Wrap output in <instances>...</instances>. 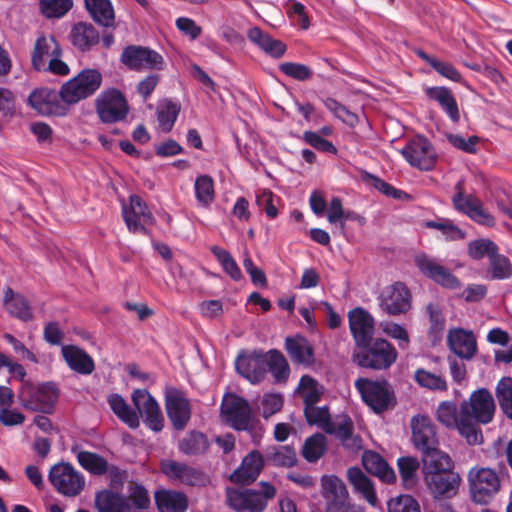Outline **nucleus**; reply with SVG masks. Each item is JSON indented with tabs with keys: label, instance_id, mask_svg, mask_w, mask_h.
I'll return each instance as SVG.
<instances>
[{
	"label": "nucleus",
	"instance_id": "25",
	"mask_svg": "<svg viewBox=\"0 0 512 512\" xmlns=\"http://www.w3.org/2000/svg\"><path fill=\"white\" fill-rule=\"evenodd\" d=\"M264 467L260 452L253 450L242 461L241 466L231 475L235 483L250 484L257 479Z\"/></svg>",
	"mask_w": 512,
	"mask_h": 512
},
{
	"label": "nucleus",
	"instance_id": "42",
	"mask_svg": "<svg viewBox=\"0 0 512 512\" xmlns=\"http://www.w3.org/2000/svg\"><path fill=\"white\" fill-rule=\"evenodd\" d=\"M112 411L130 428H138L140 425V418L137 412L133 411L126 403L125 399L118 395L113 394L108 399Z\"/></svg>",
	"mask_w": 512,
	"mask_h": 512
},
{
	"label": "nucleus",
	"instance_id": "1",
	"mask_svg": "<svg viewBox=\"0 0 512 512\" xmlns=\"http://www.w3.org/2000/svg\"><path fill=\"white\" fill-rule=\"evenodd\" d=\"M462 406V427L467 431V442L470 445H477L483 442L482 433L478 427L479 423H489L495 413V402L492 394L487 389L474 391L468 400L461 403Z\"/></svg>",
	"mask_w": 512,
	"mask_h": 512
},
{
	"label": "nucleus",
	"instance_id": "26",
	"mask_svg": "<svg viewBox=\"0 0 512 512\" xmlns=\"http://www.w3.org/2000/svg\"><path fill=\"white\" fill-rule=\"evenodd\" d=\"M61 56V48L53 35H41L37 38L33 54L32 64L38 71L46 70L47 57Z\"/></svg>",
	"mask_w": 512,
	"mask_h": 512
},
{
	"label": "nucleus",
	"instance_id": "31",
	"mask_svg": "<svg viewBox=\"0 0 512 512\" xmlns=\"http://www.w3.org/2000/svg\"><path fill=\"white\" fill-rule=\"evenodd\" d=\"M95 507L98 512H131L128 499L111 490H103L96 493Z\"/></svg>",
	"mask_w": 512,
	"mask_h": 512
},
{
	"label": "nucleus",
	"instance_id": "10",
	"mask_svg": "<svg viewBox=\"0 0 512 512\" xmlns=\"http://www.w3.org/2000/svg\"><path fill=\"white\" fill-rule=\"evenodd\" d=\"M49 481L60 494L67 497L79 495L85 487L84 476L71 464L65 462L51 467Z\"/></svg>",
	"mask_w": 512,
	"mask_h": 512
},
{
	"label": "nucleus",
	"instance_id": "34",
	"mask_svg": "<svg viewBox=\"0 0 512 512\" xmlns=\"http://www.w3.org/2000/svg\"><path fill=\"white\" fill-rule=\"evenodd\" d=\"M155 502L160 512H185L187 497L177 491L161 490L155 493Z\"/></svg>",
	"mask_w": 512,
	"mask_h": 512
},
{
	"label": "nucleus",
	"instance_id": "46",
	"mask_svg": "<svg viewBox=\"0 0 512 512\" xmlns=\"http://www.w3.org/2000/svg\"><path fill=\"white\" fill-rule=\"evenodd\" d=\"M79 464L93 475H103L109 469L106 459L96 453L88 451H80L77 454Z\"/></svg>",
	"mask_w": 512,
	"mask_h": 512
},
{
	"label": "nucleus",
	"instance_id": "22",
	"mask_svg": "<svg viewBox=\"0 0 512 512\" xmlns=\"http://www.w3.org/2000/svg\"><path fill=\"white\" fill-rule=\"evenodd\" d=\"M349 327L358 347L367 344L374 335V319L363 308H355L348 314Z\"/></svg>",
	"mask_w": 512,
	"mask_h": 512
},
{
	"label": "nucleus",
	"instance_id": "19",
	"mask_svg": "<svg viewBox=\"0 0 512 512\" xmlns=\"http://www.w3.org/2000/svg\"><path fill=\"white\" fill-rule=\"evenodd\" d=\"M123 218L129 231L133 233H147L146 225L154 223L152 213L142 199L136 195L130 197L129 206H123Z\"/></svg>",
	"mask_w": 512,
	"mask_h": 512
},
{
	"label": "nucleus",
	"instance_id": "23",
	"mask_svg": "<svg viewBox=\"0 0 512 512\" xmlns=\"http://www.w3.org/2000/svg\"><path fill=\"white\" fill-rule=\"evenodd\" d=\"M449 349L458 357L465 360L472 359L477 353V341L472 331L462 328H453L447 335Z\"/></svg>",
	"mask_w": 512,
	"mask_h": 512
},
{
	"label": "nucleus",
	"instance_id": "52",
	"mask_svg": "<svg viewBox=\"0 0 512 512\" xmlns=\"http://www.w3.org/2000/svg\"><path fill=\"white\" fill-rule=\"evenodd\" d=\"M267 367L276 381H285L290 369L284 355L276 350H271L267 356Z\"/></svg>",
	"mask_w": 512,
	"mask_h": 512
},
{
	"label": "nucleus",
	"instance_id": "57",
	"mask_svg": "<svg viewBox=\"0 0 512 512\" xmlns=\"http://www.w3.org/2000/svg\"><path fill=\"white\" fill-rule=\"evenodd\" d=\"M414 378L424 388L439 391L447 390V382L441 375L433 374L425 369L416 370Z\"/></svg>",
	"mask_w": 512,
	"mask_h": 512
},
{
	"label": "nucleus",
	"instance_id": "8",
	"mask_svg": "<svg viewBox=\"0 0 512 512\" xmlns=\"http://www.w3.org/2000/svg\"><path fill=\"white\" fill-rule=\"evenodd\" d=\"M21 405L29 410L42 413H51L58 398V392L54 384L45 383L33 386L24 382L18 393Z\"/></svg>",
	"mask_w": 512,
	"mask_h": 512
},
{
	"label": "nucleus",
	"instance_id": "53",
	"mask_svg": "<svg viewBox=\"0 0 512 512\" xmlns=\"http://www.w3.org/2000/svg\"><path fill=\"white\" fill-rule=\"evenodd\" d=\"M213 255L217 258L224 271L235 281H239L242 278V273L238 267L236 261L233 259L231 254L219 247L212 246L210 248Z\"/></svg>",
	"mask_w": 512,
	"mask_h": 512
},
{
	"label": "nucleus",
	"instance_id": "32",
	"mask_svg": "<svg viewBox=\"0 0 512 512\" xmlns=\"http://www.w3.org/2000/svg\"><path fill=\"white\" fill-rule=\"evenodd\" d=\"M248 39L260 47L264 52L272 57L280 58L286 51V45L277 39L272 38L269 34L263 32L258 27L248 30Z\"/></svg>",
	"mask_w": 512,
	"mask_h": 512
},
{
	"label": "nucleus",
	"instance_id": "20",
	"mask_svg": "<svg viewBox=\"0 0 512 512\" xmlns=\"http://www.w3.org/2000/svg\"><path fill=\"white\" fill-rule=\"evenodd\" d=\"M240 375L253 384L263 380L267 370V356L261 352L241 353L235 361Z\"/></svg>",
	"mask_w": 512,
	"mask_h": 512
},
{
	"label": "nucleus",
	"instance_id": "6",
	"mask_svg": "<svg viewBox=\"0 0 512 512\" xmlns=\"http://www.w3.org/2000/svg\"><path fill=\"white\" fill-rule=\"evenodd\" d=\"M101 73L95 69H86L67 81L60 90V98L68 105L93 95L101 86Z\"/></svg>",
	"mask_w": 512,
	"mask_h": 512
},
{
	"label": "nucleus",
	"instance_id": "4",
	"mask_svg": "<svg viewBox=\"0 0 512 512\" xmlns=\"http://www.w3.org/2000/svg\"><path fill=\"white\" fill-rule=\"evenodd\" d=\"M360 351L353 354V362L362 368L386 370L397 360L395 347L387 340L377 338L360 346Z\"/></svg>",
	"mask_w": 512,
	"mask_h": 512
},
{
	"label": "nucleus",
	"instance_id": "30",
	"mask_svg": "<svg viewBox=\"0 0 512 512\" xmlns=\"http://www.w3.org/2000/svg\"><path fill=\"white\" fill-rule=\"evenodd\" d=\"M362 464L369 473L377 476L383 482L393 483L396 481L394 470L378 453L365 451L362 455Z\"/></svg>",
	"mask_w": 512,
	"mask_h": 512
},
{
	"label": "nucleus",
	"instance_id": "36",
	"mask_svg": "<svg viewBox=\"0 0 512 512\" xmlns=\"http://www.w3.org/2000/svg\"><path fill=\"white\" fill-rule=\"evenodd\" d=\"M438 421L448 428H457L460 434L467 440V431L462 427V406L460 405L459 411L456 405L450 401L441 402L437 408Z\"/></svg>",
	"mask_w": 512,
	"mask_h": 512
},
{
	"label": "nucleus",
	"instance_id": "14",
	"mask_svg": "<svg viewBox=\"0 0 512 512\" xmlns=\"http://www.w3.org/2000/svg\"><path fill=\"white\" fill-rule=\"evenodd\" d=\"M121 61L132 70H161L164 59L158 52L142 46L131 45L126 47L121 55Z\"/></svg>",
	"mask_w": 512,
	"mask_h": 512
},
{
	"label": "nucleus",
	"instance_id": "11",
	"mask_svg": "<svg viewBox=\"0 0 512 512\" xmlns=\"http://www.w3.org/2000/svg\"><path fill=\"white\" fill-rule=\"evenodd\" d=\"M160 469L168 479L180 484L205 486L209 483V477L203 471L173 459H163Z\"/></svg>",
	"mask_w": 512,
	"mask_h": 512
},
{
	"label": "nucleus",
	"instance_id": "44",
	"mask_svg": "<svg viewBox=\"0 0 512 512\" xmlns=\"http://www.w3.org/2000/svg\"><path fill=\"white\" fill-rule=\"evenodd\" d=\"M488 278L492 280H505L512 276V264L510 260L496 251L489 258Z\"/></svg>",
	"mask_w": 512,
	"mask_h": 512
},
{
	"label": "nucleus",
	"instance_id": "50",
	"mask_svg": "<svg viewBox=\"0 0 512 512\" xmlns=\"http://www.w3.org/2000/svg\"><path fill=\"white\" fill-rule=\"evenodd\" d=\"M180 112V107L172 101H166L158 106V126L163 132H169Z\"/></svg>",
	"mask_w": 512,
	"mask_h": 512
},
{
	"label": "nucleus",
	"instance_id": "12",
	"mask_svg": "<svg viewBox=\"0 0 512 512\" xmlns=\"http://www.w3.org/2000/svg\"><path fill=\"white\" fill-rule=\"evenodd\" d=\"M132 402L144 423L153 431L159 432L164 426V417L157 401L146 389H136L131 396Z\"/></svg>",
	"mask_w": 512,
	"mask_h": 512
},
{
	"label": "nucleus",
	"instance_id": "2",
	"mask_svg": "<svg viewBox=\"0 0 512 512\" xmlns=\"http://www.w3.org/2000/svg\"><path fill=\"white\" fill-rule=\"evenodd\" d=\"M220 415L228 426L238 431H247L255 444L260 442L264 429L260 421L255 418L247 400L234 393L225 394Z\"/></svg>",
	"mask_w": 512,
	"mask_h": 512
},
{
	"label": "nucleus",
	"instance_id": "15",
	"mask_svg": "<svg viewBox=\"0 0 512 512\" xmlns=\"http://www.w3.org/2000/svg\"><path fill=\"white\" fill-rule=\"evenodd\" d=\"M415 264L424 276L445 288L457 289L461 286L458 278L434 258L420 254L415 257Z\"/></svg>",
	"mask_w": 512,
	"mask_h": 512
},
{
	"label": "nucleus",
	"instance_id": "54",
	"mask_svg": "<svg viewBox=\"0 0 512 512\" xmlns=\"http://www.w3.org/2000/svg\"><path fill=\"white\" fill-rule=\"evenodd\" d=\"M496 397L507 417L512 419V378H502L496 386Z\"/></svg>",
	"mask_w": 512,
	"mask_h": 512
},
{
	"label": "nucleus",
	"instance_id": "39",
	"mask_svg": "<svg viewBox=\"0 0 512 512\" xmlns=\"http://www.w3.org/2000/svg\"><path fill=\"white\" fill-rule=\"evenodd\" d=\"M4 304L7 311L22 321H29L33 313L28 301L21 295L15 294L10 287H7L4 295Z\"/></svg>",
	"mask_w": 512,
	"mask_h": 512
},
{
	"label": "nucleus",
	"instance_id": "29",
	"mask_svg": "<svg viewBox=\"0 0 512 512\" xmlns=\"http://www.w3.org/2000/svg\"><path fill=\"white\" fill-rule=\"evenodd\" d=\"M347 479L355 492L359 493L371 506L375 507L378 498L370 478L358 467L347 470Z\"/></svg>",
	"mask_w": 512,
	"mask_h": 512
},
{
	"label": "nucleus",
	"instance_id": "33",
	"mask_svg": "<svg viewBox=\"0 0 512 512\" xmlns=\"http://www.w3.org/2000/svg\"><path fill=\"white\" fill-rule=\"evenodd\" d=\"M424 474L425 473H446L453 471V461L450 456L440 451L437 446L432 447L429 451H424Z\"/></svg>",
	"mask_w": 512,
	"mask_h": 512
},
{
	"label": "nucleus",
	"instance_id": "63",
	"mask_svg": "<svg viewBox=\"0 0 512 512\" xmlns=\"http://www.w3.org/2000/svg\"><path fill=\"white\" fill-rule=\"evenodd\" d=\"M279 69L287 76L299 80L305 81L312 76L311 69L300 63L284 62L280 64Z\"/></svg>",
	"mask_w": 512,
	"mask_h": 512
},
{
	"label": "nucleus",
	"instance_id": "49",
	"mask_svg": "<svg viewBox=\"0 0 512 512\" xmlns=\"http://www.w3.org/2000/svg\"><path fill=\"white\" fill-rule=\"evenodd\" d=\"M326 451V438L317 433L306 439L302 447L303 457L310 463L318 461Z\"/></svg>",
	"mask_w": 512,
	"mask_h": 512
},
{
	"label": "nucleus",
	"instance_id": "5",
	"mask_svg": "<svg viewBox=\"0 0 512 512\" xmlns=\"http://www.w3.org/2000/svg\"><path fill=\"white\" fill-rule=\"evenodd\" d=\"M471 500L480 505H487L501 488V480L495 470L488 467L474 466L467 474Z\"/></svg>",
	"mask_w": 512,
	"mask_h": 512
},
{
	"label": "nucleus",
	"instance_id": "43",
	"mask_svg": "<svg viewBox=\"0 0 512 512\" xmlns=\"http://www.w3.org/2000/svg\"><path fill=\"white\" fill-rule=\"evenodd\" d=\"M85 6L99 24L110 26L113 23L114 10L109 0H85Z\"/></svg>",
	"mask_w": 512,
	"mask_h": 512
},
{
	"label": "nucleus",
	"instance_id": "16",
	"mask_svg": "<svg viewBox=\"0 0 512 512\" xmlns=\"http://www.w3.org/2000/svg\"><path fill=\"white\" fill-rule=\"evenodd\" d=\"M167 415L176 430L185 428L191 417L189 400L176 388L168 387L165 391Z\"/></svg>",
	"mask_w": 512,
	"mask_h": 512
},
{
	"label": "nucleus",
	"instance_id": "40",
	"mask_svg": "<svg viewBox=\"0 0 512 512\" xmlns=\"http://www.w3.org/2000/svg\"><path fill=\"white\" fill-rule=\"evenodd\" d=\"M71 41L81 50L89 49L99 41V34L91 24L79 22L72 27Z\"/></svg>",
	"mask_w": 512,
	"mask_h": 512
},
{
	"label": "nucleus",
	"instance_id": "37",
	"mask_svg": "<svg viewBox=\"0 0 512 512\" xmlns=\"http://www.w3.org/2000/svg\"><path fill=\"white\" fill-rule=\"evenodd\" d=\"M427 96L438 102L453 122L460 119L457 102L450 89L446 87H431L426 91Z\"/></svg>",
	"mask_w": 512,
	"mask_h": 512
},
{
	"label": "nucleus",
	"instance_id": "7",
	"mask_svg": "<svg viewBox=\"0 0 512 512\" xmlns=\"http://www.w3.org/2000/svg\"><path fill=\"white\" fill-rule=\"evenodd\" d=\"M355 387L363 401L376 413L386 411L396 403L394 392L385 380L373 381L367 378H358L355 381Z\"/></svg>",
	"mask_w": 512,
	"mask_h": 512
},
{
	"label": "nucleus",
	"instance_id": "38",
	"mask_svg": "<svg viewBox=\"0 0 512 512\" xmlns=\"http://www.w3.org/2000/svg\"><path fill=\"white\" fill-rule=\"evenodd\" d=\"M286 350L290 358L299 364L310 365L313 362V349L304 337L287 338Z\"/></svg>",
	"mask_w": 512,
	"mask_h": 512
},
{
	"label": "nucleus",
	"instance_id": "9",
	"mask_svg": "<svg viewBox=\"0 0 512 512\" xmlns=\"http://www.w3.org/2000/svg\"><path fill=\"white\" fill-rule=\"evenodd\" d=\"M95 107L99 119L107 124L123 121L129 112L124 95L114 88L102 91L96 98Z\"/></svg>",
	"mask_w": 512,
	"mask_h": 512
},
{
	"label": "nucleus",
	"instance_id": "61",
	"mask_svg": "<svg viewBox=\"0 0 512 512\" xmlns=\"http://www.w3.org/2000/svg\"><path fill=\"white\" fill-rule=\"evenodd\" d=\"M128 502L131 501L133 506L139 510H146L150 506V497L147 489L136 482H131L128 486Z\"/></svg>",
	"mask_w": 512,
	"mask_h": 512
},
{
	"label": "nucleus",
	"instance_id": "55",
	"mask_svg": "<svg viewBox=\"0 0 512 512\" xmlns=\"http://www.w3.org/2000/svg\"><path fill=\"white\" fill-rule=\"evenodd\" d=\"M40 10L47 18H60L73 6L72 0H40Z\"/></svg>",
	"mask_w": 512,
	"mask_h": 512
},
{
	"label": "nucleus",
	"instance_id": "51",
	"mask_svg": "<svg viewBox=\"0 0 512 512\" xmlns=\"http://www.w3.org/2000/svg\"><path fill=\"white\" fill-rule=\"evenodd\" d=\"M268 459L275 465L281 467H292L297 463L295 450L289 445L275 446L267 454Z\"/></svg>",
	"mask_w": 512,
	"mask_h": 512
},
{
	"label": "nucleus",
	"instance_id": "59",
	"mask_svg": "<svg viewBox=\"0 0 512 512\" xmlns=\"http://www.w3.org/2000/svg\"><path fill=\"white\" fill-rule=\"evenodd\" d=\"M426 226L441 231L445 238L449 241L462 240L466 236L465 232L457 227L449 219L429 221L426 223Z\"/></svg>",
	"mask_w": 512,
	"mask_h": 512
},
{
	"label": "nucleus",
	"instance_id": "3",
	"mask_svg": "<svg viewBox=\"0 0 512 512\" xmlns=\"http://www.w3.org/2000/svg\"><path fill=\"white\" fill-rule=\"evenodd\" d=\"M260 490L227 488L226 502L236 512H263L268 501L276 495V488L268 482H260Z\"/></svg>",
	"mask_w": 512,
	"mask_h": 512
},
{
	"label": "nucleus",
	"instance_id": "24",
	"mask_svg": "<svg viewBox=\"0 0 512 512\" xmlns=\"http://www.w3.org/2000/svg\"><path fill=\"white\" fill-rule=\"evenodd\" d=\"M60 92L43 88L33 91L29 98V104L42 115H65L66 108L59 101Z\"/></svg>",
	"mask_w": 512,
	"mask_h": 512
},
{
	"label": "nucleus",
	"instance_id": "47",
	"mask_svg": "<svg viewBox=\"0 0 512 512\" xmlns=\"http://www.w3.org/2000/svg\"><path fill=\"white\" fill-rule=\"evenodd\" d=\"M298 392L304 400L305 407H308L319 402L323 394V387L312 377L304 375L300 380Z\"/></svg>",
	"mask_w": 512,
	"mask_h": 512
},
{
	"label": "nucleus",
	"instance_id": "41",
	"mask_svg": "<svg viewBox=\"0 0 512 512\" xmlns=\"http://www.w3.org/2000/svg\"><path fill=\"white\" fill-rule=\"evenodd\" d=\"M397 466L403 486L406 489H413L418 482L420 468L418 459L412 456H403L398 458Z\"/></svg>",
	"mask_w": 512,
	"mask_h": 512
},
{
	"label": "nucleus",
	"instance_id": "21",
	"mask_svg": "<svg viewBox=\"0 0 512 512\" xmlns=\"http://www.w3.org/2000/svg\"><path fill=\"white\" fill-rule=\"evenodd\" d=\"M411 429L413 444L419 451H429L438 446L436 429L428 416L419 414L412 417Z\"/></svg>",
	"mask_w": 512,
	"mask_h": 512
},
{
	"label": "nucleus",
	"instance_id": "58",
	"mask_svg": "<svg viewBox=\"0 0 512 512\" xmlns=\"http://www.w3.org/2000/svg\"><path fill=\"white\" fill-rule=\"evenodd\" d=\"M456 193L452 198L453 206L459 212L469 216L474 207L478 205L479 199L473 195H466L462 186V182H458L455 186Z\"/></svg>",
	"mask_w": 512,
	"mask_h": 512
},
{
	"label": "nucleus",
	"instance_id": "13",
	"mask_svg": "<svg viewBox=\"0 0 512 512\" xmlns=\"http://www.w3.org/2000/svg\"><path fill=\"white\" fill-rule=\"evenodd\" d=\"M401 154L413 167L430 170L436 162V152L431 143L422 136L411 139L401 150Z\"/></svg>",
	"mask_w": 512,
	"mask_h": 512
},
{
	"label": "nucleus",
	"instance_id": "60",
	"mask_svg": "<svg viewBox=\"0 0 512 512\" xmlns=\"http://www.w3.org/2000/svg\"><path fill=\"white\" fill-rule=\"evenodd\" d=\"M387 509L388 512H421L417 500L407 494L391 498L387 502Z\"/></svg>",
	"mask_w": 512,
	"mask_h": 512
},
{
	"label": "nucleus",
	"instance_id": "48",
	"mask_svg": "<svg viewBox=\"0 0 512 512\" xmlns=\"http://www.w3.org/2000/svg\"><path fill=\"white\" fill-rule=\"evenodd\" d=\"M195 196L202 207H208L214 201L215 190L213 179L208 175H200L194 183Z\"/></svg>",
	"mask_w": 512,
	"mask_h": 512
},
{
	"label": "nucleus",
	"instance_id": "28",
	"mask_svg": "<svg viewBox=\"0 0 512 512\" xmlns=\"http://www.w3.org/2000/svg\"><path fill=\"white\" fill-rule=\"evenodd\" d=\"M353 430L352 420L347 416H339L331 421L325 432L337 437L346 448L359 449L361 439L353 434Z\"/></svg>",
	"mask_w": 512,
	"mask_h": 512
},
{
	"label": "nucleus",
	"instance_id": "62",
	"mask_svg": "<svg viewBox=\"0 0 512 512\" xmlns=\"http://www.w3.org/2000/svg\"><path fill=\"white\" fill-rule=\"evenodd\" d=\"M304 413L309 424L317 425L324 431H326V428H328L332 421L329 411L326 407H316L315 405H310L305 407Z\"/></svg>",
	"mask_w": 512,
	"mask_h": 512
},
{
	"label": "nucleus",
	"instance_id": "17",
	"mask_svg": "<svg viewBox=\"0 0 512 512\" xmlns=\"http://www.w3.org/2000/svg\"><path fill=\"white\" fill-rule=\"evenodd\" d=\"M410 298L407 287L401 282H396L381 292L379 296L380 307L389 315L404 314L411 307Z\"/></svg>",
	"mask_w": 512,
	"mask_h": 512
},
{
	"label": "nucleus",
	"instance_id": "18",
	"mask_svg": "<svg viewBox=\"0 0 512 512\" xmlns=\"http://www.w3.org/2000/svg\"><path fill=\"white\" fill-rule=\"evenodd\" d=\"M424 479L429 492L435 499H450L459 490L461 477L457 472L425 473Z\"/></svg>",
	"mask_w": 512,
	"mask_h": 512
},
{
	"label": "nucleus",
	"instance_id": "45",
	"mask_svg": "<svg viewBox=\"0 0 512 512\" xmlns=\"http://www.w3.org/2000/svg\"><path fill=\"white\" fill-rule=\"evenodd\" d=\"M209 447L207 437L200 432L192 431L179 443V450L185 455H198L204 453Z\"/></svg>",
	"mask_w": 512,
	"mask_h": 512
},
{
	"label": "nucleus",
	"instance_id": "27",
	"mask_svg": "<svg viewBox=\"0 0 512 512\" xmlns=\"http://www.w3.org/2000/svg\"><path fill=\"white\" fill-rule=\"evenodd\" d=\"M61 353L65 362L73 371L82 375H89L94 371L95 364L92 357L78 346H63Z\"/></svg>",
	"mask_w": 512,
	"mask_h": 512
},
{
	"label": "nucleus",
	"instance_id": "64",
	"mask_svg": "<svg viewBox=\"0 0 512 512\" xmlns=\"http://www.w3.org/2000/svg\"><path fill=\"white\" fill-rule=\"evenodd\" d=\"M325 512H365V509L363 506L354 503L350 494H347L343 499L334 501L330 506H327Z\"/></svg>",
	"mask_w": 512,
	"mask_h": 512
},
{
	"label": "nucleus",
	"instance_id": "35",
	"mask_svg": "<svg viewBox=\"0 0 512 512\" xmlns=\"http://www.w3.org/2000/svg\"><path fill=\"white\" fill-rule=\"evenodd\" d=\"M320 484L325 508L334 503V501L341 500L349 494L346 484L336 475H323L320 479Z\"/></svg>",
	"mask_w": 512,
	"mask_h": 512
},
{
	"label": "nucleus",
	"instance_id": "56",
	"mask_svg": "<svg viewBox=\"0 0 512 512\" xmlns=\"http://www.w3.org/2000/svg\"><path fill=\"white\" fill-rule=\"evenodd\" d=\"M498 246L490 239L482 238L469 242L468 255L474 260L488 258L498 251Z\"/></svg>",
	"mask_w": 512,
	"mask_h": 512
}]
</instances>
